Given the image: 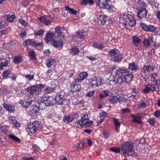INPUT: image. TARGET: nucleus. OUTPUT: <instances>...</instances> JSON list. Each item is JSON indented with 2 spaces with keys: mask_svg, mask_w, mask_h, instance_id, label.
Segmentation results:
<instances>
[{
  "mask_svg": "<svg viewBox=\"0 0 160 160\" xmlns=\"http://www.w3.org/2000/svg\"><path fill=\"white\" fill-rule=\"evenodd\" d=\"M116 74L117 81L115 80L113 76H110L109 85H113L117 83L121 85L128 83L132 80L133 77L132 73L128 68H120L116 71Z\"/></svg>",
  "mask_w": 160,
  "mask_h": 160,
  "instance_id": "obj_1",
  "label": "nucleus"
},
{
  "mask_svg": "<svg viewBox=\"0 0 160 160\" xmlns=\"http://www.w3.org/2000/svg\"><path fill=\"white\" fill-rule=\"evenodd\" d=\"M119 19L120 22L125 24L127 28L128 25L134 26L136 23V21L134 17L130 14L123 13Z\"/></svg>",
  "mask_w": 160,
  "mask_h": 160,
  "instance_id": "obj_2",
  "label": "nucleus"
},
{
  "mask_svg": "<svg viewBox=\"0 0 160 160\" xmlns=\"http://www.w3.org/2000/svg\"><path fill=\"white\" fill-rule=\"evenodd\" d=\"M133 148L134 143L133 142H126L124 143L121 148L124 157L132 156L134 153Z\"/></svg>",
  "mask_w": 160,
  "mask_h": 160,
  "instance_id": "obj_3",
  "label": "nucleus"
},
{
  "mask_svg": "<svg viewBox=\"0 0 160 160\" xmlns=\"http://www.w3.org/2000/svg\"><path fill=\"white\" fill-rule=\"evenodd\" d=\"M111 60L115 62H120L123 58L122 55L120 51L116 48L112 49L109 52Z\"/></svg>",
  "mask_w": 160,
  "mask_h": 160,
  "instance_id": "obj_4",
  "label": "nucleus"
},
{
  "mask_svg": "<svg viewBox=\"0 0 160 160\" xmlns=\"http://www.w3.org/2000/svg\"><path fill=\"white\" fill-rule=\"evenodd\" d=\"M43 85L42 84H38L36 85H32L28 87L26 89V90L29 92L30 94L32 96H37L41 92L42 88Z\"/></svg>",
  "mask_w": 160,
  "mask_h": 160,
  "instance_id": "obj_5",
  "label": "nucleus"
},
{
  "mask_svg": "<svg viewBox=\"0 0 160 160\" xmlns=\"http://www.w3.org/2000/svg\"><path fill=\"white\" fill-rule=\"evenodd\" d=\"M152 82H152L145 85V87L143 89V92L145 93H148L150 92H158V90H157L158 89H157V87H158L159 85L157 83V80L154 79L152 81Z\"/></svg>",
  "mask_w": 160,
  "mask_h": 160,
  "instance_id": "obj_6",
  "label": "nucleus"
},
{
  "mask_svg": "<svg viewBox=\"0 0 160 160\" xmlns=\"http://www.w3.org/2000/svg\"><path fill=\"white\" fill-rule=\"evenodd\" d=\"M55 99L56 103L58 105H67L70 103L69 99L66 96H64L61 93H57Z\"/></svg>",
  "mask_w": 160,
  "mask_h": 160,
  "instance_id": "obj_7",
  "label": "nucleus"
},
{
  "mask_svg": "<svg viewBox=\"0 0 160 160\" xmlns=\"http://www.w3.org/2000/svg\"><path fill=\"white\" fill-rule=\"evenodd\" d=\"M79 117V114L76 112L68 115H65L63 117V121L66 123L71 122L74 119H77Z\"/></svg>",
  "mask_w": 160,
  "mask_h": 160,
  "instance_id": "obj_8",
  "label": "nucleus"
},
{
  "mask_svg": "<svg viewBox=\"0 0 160 160\" xmlns=\"http://www.w3.org/2000/svg\"><path fill=\"white\" fill-rule=\"evenodd\" d=\"M95 15L94 21L97 22L98 24L103 25L106 23L108 19L102 13L97 14L95 13Z\"/></svg>",
  "mask_w": 160,
  "mask_h": 160,
  "instance_id": "obj_9",
  "label": "nucleus"
},
{
  "mask_svg": "<svg viewBox=\"0 0 160 160\" xmlns=\"http://www.w3.org/2000/svg\"><path fill=\"white\" fill-rule=\"evenodd\" d=\"M110 0H98L97 4L98 6L101 8L107 9L110 12H111L112 9L110 6L108 4V2Z\"/></svg>",
  "mask_w": 160,
  "mask_h": 160,
  "instance_id": "obj_10",
  "label": "nucleus"
},
{
  "mask_svg": "<svg viewBox=\"0 0 160 160\" xmlns=\"http://www.w3.org/2000/svg\"><path fill=\"white\" fill-rule=\"evenodd\" d=\"M154 69V67L152 65H144L143 70L141 72V74L142 77L147 75L146 73L152 72Z\"/></svg>",
  "mask_w": 160,
  "mask_h": 160,
  "instance_id": "obj_11",
  "label": "nucleus"
},
{
  "mask_svg": "<svg viewBox=\"0 0 160 160\" xmlns=\"http://www.w3.org/2000/svg\"><path fill=\"white\" fill-rule=\"evenodd\" d=\"M65 42V39L62 38L58 40H55L52 42V46L55 48H62Z\"/></svg>",
  "mask_w": 160,
  "mask_h": 160,
  "instance_id": "obj_12",
  "label": "nucleus"
},
{
  "mask_svg": "<svg viewBox=\"0 0 160 160\" xmlns=\"http://www.w3.org/2000/svg\"><path fill=\"white\" fill-rule=\"evenodd\" d=\"M39 110L38 107L36 105H33L30 108L28 113L31 116H35L38 113Z\"/></svg>",
  "mask_w": 160,
  "mask_h": 160,
  "instance_id": "obj_13",
  "label": "nucleus"
},
{
  "mask_svg": "<svg viewBox=\"0 0 160 160\" xmlns=\"http://www.w3.org/2000/svg\"><path fill=\"white\" fill-rule=\"evenodd\" d=\"M102 79L98 76H94L92 78V85L93 87H98L101 85Z\"/></svg>",
  "mask_w": 160,
  "mask_h": 160,
  "instance_id": "obj_14",
  "label": "nucleus"
},
{
  "mask_svg": "<svg viewBox=\"0 0 160 160\" xmlns=\"http://www.w3.org/2000/svg\"><path fill=\"white\" fill-rule=\"evenodd\" d=\"M148 11L145 8H142L139 10L138 12V17L139 19H143L146 18Z\"/></svg>",
  "mask_w": 160,
  "mask_h": 160,
  "instance_id": "obj_15",
  "label": "nucleus"
},
{
  "mask_svg": "<svg viewBox=\"0 0 160 160\" xmlns=\"http://www.w3.org/2000/svg\"><path fill=\"white\" fill-rule=\"evenodd\" d=\"M42 99L44 101L47 107H52L53 106L52 99L51 100L48 96L43 95L42 98Z\"/></svg>",
  "mask_w": 160,
  "mask_h": 160,
  "instance_id": "obj_16",
  "label": "nucleus"
},
{
  "mask_svg": "<svg viewBox=\"0 0 160 160\" xmlns=\"http://www.w3.org/2000/svg\"><path fill=\"white\" fill-rule=\"evenodd\" d=\"M88 74L86 72H81L78 75L76 78H75V81L76 82H80L82 81L87 76Z\"/></svg>",
  "mask_w": 160,
  "mask_h": 160,
  "instance_id": "obj_17",
  "label": "nucleus"
},
{
  "mask_svg": "<svg viewBox=\"0 0 160 160\" xmlns=\"http://www.w3.org/2000/svg\"><path fill=\"white\" fill-rule=\"evenodd\" d=\"M131 117L133 118L131 120L133 122L139 124H141L142 122V118L139 114L137 113L134 115L131 114Z\"/></svg>",
  "mask_w": 160,
  "mask_h": 160,
  "instance_id": "obj_18",
  "label": "nucleus"
},
{
  "mask_svg": "<svg viewBox=\"0 0 160 160\" xmlns=\"http://www.w3.org/2000/svg\"><path fill=\"white\" fill-rule=\"evenodd\" d=\"M45 40L47 43L53 41L55 39V34L52 32H49L47 33Z\"/></svg>",
  "mask_w": 160,
  "mask_h": 160,
  "instance_id": "obj_19",
  "label": "nucleus"
},
{
  "mask_svg": "<svg viewBox=\"0 0 160 160\" xmlns=\"http://www.w3.org/2000/svg\"><path fill=\"white\" fill-rule=\"evenodd\" d=\"M9 120L10 123L14 127L18 128L21 125V123L17 121L14 117H10Z\"/></svg>",
  "mask_w": 160,
  "mask_h": 160,
  "instance_id": "obj_20",
  "label": "nucleus"
},
{
  "mask_svg": "<svg viewBox=\"0 0 160 160\" xmlns=\"http://www.w3.org/2000/svg\"><path fill=\"white\" fill-rule=\"evenodd\" d=\"M48 118L52 119L54 122L58 121L59 118L58 115L55 114L54 112H50L47 114Z\"/></svg>",
  "mask_w": 160,
  "mask_h": 160,
  "instance_id": "obj_21",
  "label": "nucleus"
},
{
  "mask_svg": "<svg viewBox=\"0 0 160 160\" xmlns=\"http://www.w3.org/2000/svg\"><path fill=\"white\" fill-rule=\"evenodd\" d=\"M153 39L152 37L150 36H148L147 38H145L143 41L144 45L147 47H149L153 42Z\"/></svg>",
  "mask_w": 160,
  "mask_h": 160,
  "instance_id": "obj_22",
  "label": "nucleus"
},
{
  "mask_svg": "<svg viewBox=\"0 0 160 160\" xmlns=\"http://www.w3.org/2000/svg\"><path fill=\"white\" fill-rule=\"evenodd\" d=\"M56 87H55L50 86H46L44 87V92L45 93L49 94L53 92H57Z\"/></svg>",
  "mask_w": 160,
  "mask_h": 160,
  "instance_id": "obj_23",
  "label": "nucleus"
},
{
  "mask_svg": "<svg viewBox=\"0 0 160 160\" xmlns=\"http://www.w3.org/2000/svg\"><path fill=\"white\" fill-rule=\"evenodd\" d=\"M128 68L129 69L134 72L139 69V66L135 62H132L129 63Z\"/></svg>",
  "mask_w": 160,
  "mask_h": 160,
  "instance_id": "obj_24",
  "label": "nucleus"
},
{
  "mask_svg": "<svg viewBox=\"0 0 160 160\" xmlns=\"http://www.w3.org/2000/svg\"><path fill=\"white\" fill-rule=\"evenodd\" d=\"M26 131L29 135L30 134H32L35 133L36 131L35 129V128L33 126V124L32 123H29L28 124Z\"/></svg>",
  "mask_w": 160,
  "mask_h": 160,
  "instance_id": "obj_25",
  "label": "nucleus"
},
{
  "mask_svg": "<svg viewBox=\"0 0 160 160\" xmlns=\"http://www.w3.org/2000/svg\"><path fill=\"white\" fill-rule=\"evenodd\" d=\"M70 88L72 92H75L78 91H80L81 87L79 84H76L74 82H73L71 84Z\"/></svg>",
  "mask_w": 160,
  "mask_h": 160,
  "instance_id": "obj_26",
  "label": "nucleus"
},
{
  "mask_svg": "<svg viewBox=\"0 0 160 160\" xmlns=\"http://www.w3.org/2000/svg\"><path fill=\"white\" fill-rule=\"evenodd\" d=\"M32 102V100L29 101V100H26L25 101L20 100L19 101L18 103L22 105L24 108H27L31 105Z\"/></svg>",
  "mask_w": 160,
  "mask_h": 160,
  "instance_id": "obj_27",
  "label": "nucleus"
},
{
  "mask_svg": "<svg viewBox=\"0 0 160 160\" xmlns=\"http://www.w3.org/2000/svg\"><path fill=\"white\" fill-rule=\"evenodd\" d=\"M71 37L75 41H77V38L82 39H84L85 38V36L82 32H77L76 33L75 36L72 35L71 36Z\"/></svg>",
  "mask_w": 160,
  "mask_h": 160,
  "instance_id": "obj_28",
  "label": "nucleus"
},
{
  "mask_svg": "<svg viewBox=\"0 0 160 160\" xmlns=\"http://www.w3.org/2000/svg\"><path fill=\"white\" fill-rule=\"evenodd\" d=\"M32 123L33 124V126L35 128L36 132L41 129L42 125L41 122L36 121L33 122Z\"/></svg>",
  "mask_w": 160,
  "mask_h": 160,
  "instance_id": "obj_29",
  "label": "nucleus"
},
{
  "mask_svg": "<svg viewBox=\"0 0 160 160\" xmlns=\"http://www.w3.org/2000/svg\"><path fill=\"white\" fill-rule=\"evenodd\" d=\"M39 20L47 26H48L51 24V21L48 19L47 17L45 16H42L39 18Z\"/></svg>",
  "mask_w": 160,
  "mask_h": 160,
  "instance_id": "obj_30",
  "label": "nucleus"
},
{
  "mask_svg": "<svg viewBox=\"0 0 160 160\" xmlns=\"http://www.w3.org/2000/svg\"><path fill=\"white\" fill-rule=\"evenodd\" d=\"M80 50L77 47H72L70 50V53L72 56L76 55L79 54Z\"/></svg>",
  "mask_w": 160,
  "mask_h": 160,
  "instance_id": "obj_31",
  "label": "nucleus"
},
{
  "mask_svg": "<svg viewBox=\"0 0 160 160\" xmlns=\"http://www.w3.org/2000/svg\"><path fill=\"white\" fill-rule=\"evenodd\" d=\"M114 124L115 126V128L116 130L118 132H119V129L121 124L119 120L118 119L115 118H112Z\"/></svg>",
  "mask_w": 160,
  "mask_h": 160,
  "instance_id": "obj_32",
  "label": "nucleus"
},
{
  "mask_svg": "<svg viewBox=\"0 0 160 160\" xmlns=\"http://www.w3.org/2000/svg\"><path fill=\"white\" fill-rule=\"evenodd\" d=\"M120 98H121V96L119 95L113 96L112 98L110 100V102L112 104L116 103L118 102H119Z\"/></svg>",
  "mask_w": 160,
  "mask_h": 160,
  "instance_id": "obj_33",
  "label": "nucleus"
},
{
  "mask_svg": "<svg viewBox=\"0 0 160 160\" xmlns=\"http://www.w3.org/2000/svg\"><path fill=\"white\" fill-rule=\"evenodd\" d=\"M3 107L5 108L9 112H14V107L11 105L4 103L3 104Z\"/></svg>",
  "mask_w": 160,
  "mask_h": 160,
  "instance_id": "obj_34",
  "label": "nucleus"
},
{
  "mask_svg": "<svg viewBox=\"0 0 160 160\" xmlns=\"http://www.w3.org/2000/svg\"><path fill=\"white\" fill-rule=\"evenodd\" d=\"M92 46L99 50H102L104 48V45L102 43L98 44L96 42H93Z\"/></svg>",
  "mask_w": 160,
  "mask_h": 160,
  "instance_id": "obj_35",
  "label": "nucleus"
},
{
  "mask_svg": "<svg viewBox=\"0 0 160 160\" xmlns=\"http://www.w3.org/2000/svg\"><path fill=\"white\" fill-rule=\"evenodd\" d=\"M132 41L133 44L135 46L137 47L141 42V39L137 36H133L132 37Z\"/></svg>",
  "mask_w": 160,
  "mask_h": 160,
  "instance_id": "obj_36",
  "label": "nucleus"
},
{
  "mask_svg": "<svg viewBox=\"0 0 160 160\" xmlns=\"http://www.w3.org/2000/svg\"><path fill=\"white\" fill-rule=\"evenodd\" d=\"M6 20L9 22H13L15 18V16L14 14L10 15L8 14L6 15Z\"/></svg>",
  "mask_w": 160,
  "mask_h": 160,
  "instance_id": "obj_37",
  "label": "nucleus"
},
{
  "mask_svg": "<svg viewBox=\"0 0 160 160\" xmlns=\"http://www.w3.org/2000/svg\"><path fill=\"white\" fill-rule=\"evenodd\" d=\"M22 60V57L20 56L15 57L13 59V62L16 64H19L20 63Z\"/></svg>",
  "mask_w": 160,
  "mask_h": 160,
  "instance_id": "obj_38",
  "label": "nucleus"
},
{
  "mask_svg": "<svg viewBox=\"0 0 160 160\" xmlns=\"http://www.w3.org/2000/svg\"><path fill=\"white\" fill-rule=\"evenodd\" d=\"M65 8L66 10L68 11L69 13L71 14L76 15L77 14V12L76 10H74L73 9L69 8L68 6H65Z\"/></svg>",
  "mask_w": 160,
  "mask_h": 160,
  "instance_id": "obj_39",
  "label": "nucleus"
},
{
  "mask_svg": "<svg viewBox=\"0 0 160 160\" xmlns=\"http://www.w3.org/2000/svg\"><path fill=\"white\" fill-rule=\"evenodd\" d=\"M84 122L81 118L80 120H79L75 123V125L78 128H82L84 126Z\"/></svg>",
  "mask_w": 160,
  "mask_h": 160,
  "instance_id": "obj_40",
  "label": "nucleus"
},
{
  "mask_svg": "<svg viewBox=\"0 0 160 160\" xmlns=\"http://www.w3.org/2000/svg\"><path fill=\"white\" fill-rule=\"evenodd\" d=\"M45 31L42 29L35 31L34 32V35L36 36H41L44 35Z\"/></svg>",
  "mask_w": 160,
  "mask_h": 160,
  "instance_id": "obj_41",
  "label": "nucleus"
},
{
  "mask_svg": "<svg viewBox=\"0 0 160 160\" xmlns=\"http://www.w3.org/2000/svg\"><path fill=\"white\" fill-rule=\"evenodd\" d=\"M55 62V61L54 59H49L46 61V65L47 67L50 68L51 67L52 65H54Z\"/></svg>",
  "mask_w": 160,
  "mask_h": 160,
  "instance_id": "obj_42",
  "label": "nucleus"
},
{
  "mask_svg": "<svg viewBox=\"0 0 160 160\" xmlns=\"http://www.w3.org/2000/svg\"><path fill=\"white\" fill-rule=\"evenodd\" d=\"M93 3V0H81V4L86 6L88 4H92Z\"/></svg>",
  "mask_w": 160,
  "mask_h": 160,
  "instance_id": "obj_43",
  "label": "nucleus"
},
{
  "mask_svg": "<svg viewBox=\"0 0 160 160\" xmlns=\"http://www.w3.org/2000/svg\"><path fill=\"white\" fill-rule=\"evenodd\" d=\"M9 137L13 141L18 142H20L21 141L20 139L16 137L15 135L12 134L10 135L9 136Z\"/></svg>",
  "mask_w": 160,
  "mask_h": 160,
  "instance_id": "obj_44",
  "label": "nucleus"
},
{
  "mask_svg": "<svg viewBox=\"0 0 160 160\" xmlns=\"http://www.w3.org/2000/svg\"><path fill=\"white\" fill-rule=\"evenodd\" d=\"M8 127L7 126H0V129L3 133H6L8 131Z\"/></svg>",
  "mask_w": 160,
  "mask_h": 160,
  "instance_id": "obj_45",
  "label": "nucleus"
},
{
  "mask_svg": "<svg viewBox=\"0 0 160 160\" xmlns=\"http://www.w3.org/2000/svg\"><path fill=\"white\" fill-rule=\"evenodd\" d=\"M28 55L31 59L34 60L36 59V53L35 51H32L28 52Z\"/></svg>",
  "mask_w": 160,
  "mask_h": 160,
  "instance_id": "obj_46",
  "label": "nucleus"
},
{
  "mask_svg": "<svg viewBox=\"0 0 160 160\" xmlns=\"http://www.w3.org/2000/svg\"><path fill=\"white\" fill-rule=\"evenodd\" d=\"M38 107L39 110L41 109L42 110L45 109L47 108V106L43 100L39 103Z\"/></svg>",
  "mask_w": 160,
  "mask_h": 160,
  "instance_id": "obj_47",
  "label": "nucleus"
},
{
  "mask_svg": "<svg viewBox=\"0 0 160 160\" xmlns=\"http://www.w3.org/2000/svg\"><path fill=\"white\" fill-rule=\"evenodd\" d=\"M149 4L152 6L153 9H156L157 10V8L158 7V3L154 1H152Z\"/></svg>",
  "mask_w": 160,
  "mask_h": 160,
  "instance_id": "obj_48",
  "label": "nucleus"
},
{
  "mask_svg": "<svg viewBox=\"0 0 160 160\" xmlns=\"http://www.w3.org/2000/svg\"><path fill=\"white\" fill-rule=\"evenodd\" d=\"M19 22L22 26L25 27L27 26L28 25V22L25 21L23 19L20 18L18 20Z\"/></svg>",
  "mask_w": 160,
  "mask_h": 160,
  "instance_id": "obj_49",
  "label": "nucleus"
},
{
  "mask_svg": "<svg viewBox=\"0 0 160 160\" xmlns=\"http://www.w3.org/2000/svg\"><path fill=\"white\" fill-rule=\"evenodd\" d=\"M8 64V62L7 61L0 62V69H3V67L7 66Z\"/></svg>",
  "mask_w": 160,
  "mask_h": 160,
  "instance_id": "obj_50",
  "label": "nucleus"
},
{
  "mask_svg": "<svg viewBox=\"0 0 160 160\" xmlns=\"http://www.w3.org/2000/svg\"><path fill=\"white\" fill-rule=\"evenodd\" d=\"M146 32H153L156 30V28L153 26L148 25Z\"/></svg>",
  "mask_w": 160,
  "mask_h": 160,
  "instance_id": "obj_51",
  "label": "nucleus"
},
{
  "mask_svg": "<svg viewBox=\"0 0 160 160\" xmlns=\"http://www.w3.org/2000/svg\"><path fill=\"white\" fill-rule=\"evenodd\" d=\"M140 25L142 30H144L145 31H147V30H148L147 28H148V26L145 23L142 22H141L140 23Z\"/></svg>",
  "mask_w": 160,
  "mask_h": 160,
  "instance_id": "obj_52",
  "label": "nucleus"
},
{
  "mask_svg": "<svg viewBox=\"0 0 160 160\" xmlns=\"http://www.w3.org/2000/svg\"><path fill=\"white\" fill-rule=\"evenodd\" d=\"M42 40L41 41V42H38L36 41L35 43V47L36 46H39V48L38 49L39 50H42L43 49V46L42 43Z\"/></svg>",
  "mask_w": 160,
  "mask_h": 160,
  "instance_id": "obj_53",
  "label": "nucleus"
},
{
  "mask_svg": "<svg viewBox=\"0 0 160 160\" xmlns=\"http://www.w3.org/2000/svg\"><path fill=\"white\" fill-rule=\"evenodd\" d=\"M24 77L27 79L28 80L30 81L34 79V75L29 74L24 75Z\"/></svg>",
  "mask_w": 160,
  "mask_h": 160,
  "instance_id": "obj_54",
  "label": "nucleus"
},
{
  "mask_svg": "<svg viewBox=\"0 0 160 160\" xmlns=\"http://www.w3.org/2000/svg\"><path fill=\"white\" fill-rule=\"evenodd\" d=\"M119 102L122 105H126L125 103L127 100L125 99L124 97L122 95H121V98L120 99Z\"/></svg>",
  "mask_w": 160,
  "mask_h": 160,
  "instance_id": "obj_55",
  "label": "nucleus"
},
{
  "mask_svg": "<svg viewBox=\"0 0 160 160\" xmlns=\"http://www.w3.org/2000/svg\"><path fill=\"white\" fill-rule=\"evenodd\" d=\"M93 122L92 121L87 120L84 122V126L86 127H90L92 124Z\"/></svg>",
  "mask_w": 160,
  "mask_h": 160,
  "instance_id": "obj_56",
  "label": "nucleus"
},
{
  "mask_svg": "<svg viewBox=\"0 0 160 160\" xmlns=\"http://www.w3.org/2000/svg\"><path fill=\"white\" fill-rule=\"evenodd\" d=\"M110 150L115 153H119L121 152V149L120 148H115L112 147L110 148Z\"/></svg>",
  "mask_w": 160,
  "mask_h": 160,
  "instance_id": "obj_57",
  "label": "nucleus"
},
{
  "mask_svg": "<svg viewBox=\"0 0 160 160\" xmlns=\"http://www.w3.org/2000/svg\"><path fill=\"white\" fill-rule=\"evenodd\" d=\"M10 74V72L8 70L5 71L3 72V78L5 79L7 78Z\"/></svg>",
  "mask_w": 160,
  "mask_h": 160,
  "instance_id": "obj_58",
  "label": "nucleus"
},
{
  "mask_svg": "<svg viewBox=\"0 0 160 160\" xmlns=\"http://www.w3.org/2000/svg\"><path fill=\"white\" fill-rule=\"evenodd\" d=\"M131 92L132 93H135L137 94L139 91V89L138 88H136L135 86H133L131 88Z\"/></svg>",
  "mask_w": 160,
  "mask_h": 160,
  "instance_id": "obj_59",
  "label": "nucleus"
},
{
  "mask_svg": "<svg viewBox=\"0 0 160 160\" xmlns=\"http://www.w3.org/2000/svg\"><path fill=\"white\" fill-rule=\"evenodd\" d=\"M61 28L59 26L57 27L55 29L56 32L60 36L62 35V32L61 31Z\"/></svg>",
  "mask_w": 160,
  "mask_h": 160,
  "instance_id": "obj_60",
  "label": "nucleus"
},
{
  "mask_svg": "<svg viewBox=\"0 0 160 160\" xmlns=\"http://www.w3.org/2000/svg\"><path fill=\"white\" fill-rule=\"evenodd\" d=\"M32 41L31 39H27L23 42V45L25 46L27 45H31Z\"/></svg>",
  "mask_w": 160,
  "mask_h": 160,
  "instance_id": "obj_61",
  "label": "nucleus"
},
{
  "mask_svg": "<svg viewBox=\"0 0 160 160\" xmlns=\"http://www.w3.org/2000/svg\"><path fill=\"white\" fill-rule=\"evenodd\" d=\"M139 7L140 8H144L147 7V4L143 1L139 2Z\"/></svg>",
  "mask_w": 160,
  "mask_h": 160,
  "instance_id": "obj_62",
  "label": "nucleus"
},
{
  "mask_svg": "<svg viewBox=\"0 0 160 160\" xmlns=\"http://www.w3.org/2000/svg\"><path fill=\"white\" fill-rule=\"evenodd\" d=\"M81 119L84 122L89 120L88 115L87 114H84L81 118Z\"/></svg>",
  "mask_w": 160,
  "mask_h": 160,
  "instance_id": "obj_63",
  "label": "nucleus"
},
{
  "mask_svg": "<svg viewBox=\"0 0 160 160\" xmlns=\"http://www.w3.org/2000/svg\"><path fill=\"white\" fill-rule=\"evenodd\" d=\"M100 116L101 118H103L104 119L108 116V113L105 112H102V113H100Z\"/></svg>",
  "mask_w": 160,
  "mask_h": 160,
  "instance_id": "obj_64",
  "label": "nucleus"
}]
</instances>
